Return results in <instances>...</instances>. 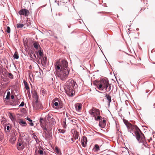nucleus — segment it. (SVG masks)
I'll list each match as a JSON object with an SVG mask.
<instances>
[{"label": "nucleus", "instance_id": "31", "mask_svg": "<svg viewBox=\"0 0 155 155\" xmlns=\"http://www.w3.org/2000/svg\"><path fill=\"white\" fill-rule=\"evenodd\" d=\"M17 135L16 132L15 131H13L12 133L11 137H15Z\"/></svg>", "mask_w": 155, "mask_h": 155}, {"label": "nucleus", "instance_id": "9", "mask_svg": "<svg viewBox=\"0 0 155 155\" xmlns=\"http://www.w3.org/2000/svg\"><path fill=\"white\" fill-rule=\"evenodd\" d=\"M104 89L106 91V92H109L110 91L111 89V86L110 85V84L109 82L105 85V86L103 88V90Z\"/></svg>", "mask_w": 155, "mask_h": 155}, {"label": "nucleus", "instance_id": "2", "mask_svg": "<svg viewBox=\"0 0 155 155\" xmlns=\"http://www.w3.org/2000/svg\"><path fill=\"white\" fill-rule=\"evenodd\" d=\"M54 65L57 77L62 81L66 80L69 73L67 61L64 60L56 61Z\"/></svg>", "mask_w": 155, "mask_h": 155}, {"label": "nucleus", "instance_id": "16", "mask_svg": "<svg viewBox=\"0 0 155 155\" xmlns=\"http://www.w3.org/2000/svg\"><path fill=\"white\" fill-rule=\"evenodd\" d=\"M105 97H106V99H107L108 101V105H110V103L111 102V97L108 94H106L105 95Z\"/></svg>", "mask_w": 155, "mask_h": 155}, {"label": "nucleus", "instance_id": "13", "mask_svg": "<svg viewBox=\"0 0 155 155\" xmlns=\"http://www.w3.org/2000/svg\"><path fill=\"white\" fill-rule=\"evenodd\" d=\"M95 107H92L91 109L89 111V113L92 117H95V115L94 114Z\"/></svg>", "mask_w": 155, "mask_h": 155}, {"label": "nucleus", "instance_id": "4", "mask_svg": "<svg viewBox=\"0 0 155 155\" xmlns=\"http://www.w3.org/2000/svg\"><path fill=\"white\" fill-rule=\"evenodd\" d=\"M108 82V80L102 79H101L100 81L94 82V84L96 86L98 90L103 91V88Z\"/></svg>", "mask_w": 155, "mask_h": 155}, {"label": "nucleus", "instance_id": "5", "mask_svg": "<svg viewBox=\"0 0 155 155\" xmlns=\"http://www.w3.org/2000/svg\"><path fill=\"white\" fill-rule=\"evenodd\" d=\"M40 125L44 130V132L46 134L47 132L49 133L51 131V130L52 128L51 127L47 128L46 126V122L42 118H40Z\"/></svg>", "mask_w": 155, "mask_h": 155}, {"label": "nucleus", "instance_id": "45", "mask_svg": "<svg viewBox=\"0 0 155 155\" xmlns=\"http://www.w3.org/2000/svg\"><path fill=\"white\" fill-rule=\"evenodd\" d=\"M11 97L12 99H13L14 97V96L13 95H11Z\"/></svg>", "mask_w": 155, "mask_h": 155}, {"label": "nucleus", "instance_id": "44", "mask_svg": "<svg viewBox=\"0 0 155 155\" xmlns=\"http://www.w3.org/2000/svg\"><path fill=\"white\" fill-rule=\"evenodd\" d=\"M10 129V127L9 126H8L6 127V129L7 130H9Z\"/></svg>", "mask_w": 155, "mask_h": 155}, {"label": "nucleus", "instance_id": "3", "mask_svg": "<svg viewBox=\"0 0 155 155\" xmlns=\"http://www.w3.org/2000/svg\"><path fill=\"white\" fill-rule=\"evenodd\" d=\"M66 86V93L70 96H73L75 94L73 89L76 88L78 87L76 82L73 80L69 79L67 83Z\"/></svg>", "mask_w": 155, "mask_h": 155}, {"label": "nucleus", "instance_id": "36", "mask_svg": "<svg viewBox=\"0 0 155 155\" xmlns=\"http://www.w3.org/2000/svg\"><path fill=\"white\" fill-rule=\"evenodd\" d=\"M55 150L57 154H58L60 153V151L59 150L57 147H56L55 148Z\"/></svg>", "mask_w": 155, "mask_h": 155}, {"label": "nucleus", "instance_id": "39", "mask_svg": "<svg viewBox=\"0 0 155 155\" xmlns=\"http://www.w3.org/2000/svg\"><path fill=\"white\" fill-rule=\"evenodd\" d=\"M16 138L15 137H11V140L13 141H15L16 140Z\"/></svg>", "mask_w": 155, "mask_h": 155}, {"label": "nucleus", "instance_id": "19", "mask_svg": "<svg viewBox=\"0 0 155 155\" xmlns=\"http://www.w3.org/2000/svg\"><path fill=\"white\" fill-rule=\"evenodd\" d=\"M23 83L24 84L25 87L27 90H29L30 89L28 84L26 81L25 80L23 81Z\"/></svg>", "mask_w": 155, "mask_h": 155}, {"label": "nucleus", "instance_id": "7", "mask_svg": "<svg viewBox=\"0 0 155 155\" xmlns=\"http://www.w3.org/2000/svg\"><path fill=\"white\" fill-rule=\"evenodd\" d=\"M29 13V11L25 8L21 9L18 12V13L20 15H23L25 17L28 16Z\"/></svg>", "mask_w": 155, "mask_h": 155}, {"label": "nucleus", "instance_id": "50", "mask_svg": "<svg viewBox=\"0 0 155 155\" xmlns=\"http://www.w3.org/2000/svg\"><path fill=\"white\" fill-rule=\"evenodd\" d=\"M118 130V132H120V131H119V130L118 129V130Z\"/></svg>", "mask_w": 155, "mask_h": 155}, {"label": "nucleus", "instance_id": "47", "mask_svg": "<svg viewBox=\"0 0 155 155\" xmlns=\"http://www.w3.org/2000/svg\"><path fill=\"white\" fill-rule=\"evenodd\" d=\"M98 92V93H102V92H101L100 91H97V90H96Z\"/></svg>", "mask_w": 155, "mask_h": 155}, {"label": "nucleus", "instance_id": "37", "mask_svg": "<svg viewBox=\"0 0 155 155\" xmlns=\"http://www.w3.org/2000/svg\"><path fill=\"white\" fill-rule=\"evenodd\" d=\"M38 53L39 55L41 56L43 55V52L41 51V50L40 49L38 51Z\"/></svg>", "mask_w": 155, "mask_h": 155}, {"label": "nucleus", "instance_id": "1", "mask_svg": "<svg viewBox=\"0 0 155 155\" xmlns=\"http://www.w3.org/2000/svg\"><path fill=\"white\" fill-rule=\"evenodd\" d=\"M123 121L128 129V131H131V130L134 132L135 135H134L132 133L133 135L136 137L137 140L139 143H142V148L143 149H144V147L148 149L149 147L148 146V145L145 141L144 135L141 133L139 128L136 125H133L127 120H124Z\"/></svg>", "mask_w": 155, "mask_h": 155}, {"label": "nucleus", "instance_id": "8", "mask_svg": "<svg viewBox=\"0 0 155 155\" xmlns=\"http://www.w3.org/2000/svg\"><path fill=\"white\" fill-rule=\"evenodd\" d=\"M57 100L56 98L54 99L53 101V107H54V106L56 107V109H59L60 108H62L61 105L59 103V101H58Z\"/></svg>", "mask_w": 155, "mask_h": 155}, {"label": "nucleus", "instance_id": "25", "mask_svg": "<svg viewBox=\"0 0 155 155\" xmlns=\"http://www.w3.org/2000/svg\"><path fill=\"white\" fill-rule=\"evenodd\" d=\"M26 120L28 121H29L30 122H31L30 123V125L31 126H33L34 125V124L32 122V120H31L30 118L27 117L26 118Z\"/></svg>", "mask_w": 155, "mask_h": 155}, {"label": "nucleus", "instance_id": "17", "mask_svg": "<svg viewBox=\"0 0 155 155\" xmlns=\"http://www.w3.org/2000/svg\"><path fill=\"white\" fill-rule=\"evenodd\" d=\"M73 136L75 140L78 139V133L76 131L74 130Z\"/></svg>", "mask_w": 155, "mask_h": 155}, {"label": "nucleus", "instance_id": "12", "mask_svg": "<svg viewBox=\"0 0 155 155\" xmlns=\"http://www.w3.org/2000/svg\"><path fill=\"white\" fill-rule=\"evenodd\" d=\"M75 108L77 111H79L81 110L82 104L80 103H77L75 104Z\"/></svg>", "mask_w": 155, "mask_h": 155}, {"label": "nucleus", "instance_id": "43", "mask_svg": "<svg viewBox=\"0 0 155 155\" xmlns=\"http://www.w3.org/2000/svg\"><path fill=\"white\" fill-rule=\"evenodd\" d=\"M42 93L43 94H45V90L44 89H43L41 90Z\"/></svg>", "mask_w": 155, "mask_h": 155}, {"label": "nucleus", "instance_id": "32", "mask_svg": "<svg viewBox=\"0 0 155 155\" xmlns=\"http://www.w3.org/2000/svg\"><path fill=\"white\" fill-rule=\"evenodd\" d=\"M42 61L45 64H46L47 63V58L46 57H43Z\"/></svg>", "mask_w": 155, "mask_h": 155}, {"label": "nucleus", "instance_id": "10", "mask_svg": "<svg viewBox=\"0 0 155 155\" xmlns=\"http://www.w3.org/2000/svg\"><path fill=\"white\" fill-rule=\"evenodd\" d=\"M87 142V138L86 137H83L81 139V142L82 146L84 147H85Z\"/></svg>", "mask_w": 155, "mask_h": 155}, {"label": "nucleus", "instance_id": "11", "mask_svg": "<svg viewBox=\"0 0 155 155\" xmlns=\"http://www.w3.org/2000/svg\"><path fill=\"white\" fill-rule=\"evenodd\" d=\"M31 93L33 97L35 98V101L39 99L37 92L35 90H32L31 91Z\"/></svg>", "mask_w": 155, "mask_h": 155}, {"label": "nucleus", "instance_id": "27", "mask_svg": "<svg viewBox=\"0 0 155 155\" xmlns=\"http://www.w3.org/2000/svg\"><path fill=\"white\" fill-rule=\"evenodd\" d=\"M19 124L21 125L22 124H24V125H26V123L25 122L22 120H20L19 121Z\"/></svg>", "mask_w": 155, "mask_h": 155}, {"label": "nucleus", "instance_id": "23", "mask_svg": "<svg viewBox=\"0 0 155 155\" xmlns=\"http://www.w3.org/2000/svg\"><path fill=\"white\" fill-rule=\"evenodd\" d=\"M32 137L35 139L36 142L39 141L38 140L37 138V136L35 134L33 133L32 134Z\"/></svg>", "mask_w": 155, "mask_h": 155}, {"label": "nucleus", "instance_id": "30", "mask_svg": "<svg viewBox=\"0 0 155 155\" xmlns=\"http://www.w3.org/2000/svg\"><path fill=\"white\" fill-rule=\"evenodd\" d=\"M8 77L9 78L11 79H12L13 78V76L12 74L10 73H8Z\"/></svg>", "mask_w": 155, "mask_h": 155}, {"label": "nucleus", "instance_id": "14", "mask_svg": "<svg viewBox=\"0 0 155 155\" xmlns=\"http://www.w3.org/2000/svg\"><path fill=\"white\" fill-rule=\"evenodd\" d=\"M33 45L34 47L36 49V50H38L39 49H41V47L39 45V43L37 42H35L33 44Z\"/></svg>", "mask_w": 155, "mask_h": 155}, {"label": "nucleus", "instance_id": "35", "mask_svg": "<svg viewBox=\"0 0 155 155\" xmlns=\"http://www.w3.org/2000/svg\"><path fill=\"white\" fill-rule=\"evenodd\" d=\"M64 120H65L64 121V120H63V124L64 127L65 128L66 127V122H65L66 119L65 118Z\"/></svg>", "mask_w": 155, "mask_h": 155}, {"label": "nucleus", "instance_id": "24", "mask_svg": "<svg viewBox=\"0 0 155 155\" xmlns=\"http://www.w3.org/2000/svg\"><path fill=\"white\" fill-rule=\"evenodd\" d=\"M24 26V25L22 24L18 23L17 24V28H22Z\"/></svg>", "mask_w": 155, "mask_h": 155}, {"label": "nucleus", "instance_id": "48", "mask_svg": "<svg viewBox=\"0 0 155 155\" xmlns=\"http://www.w3.org/2000/svg\"><path fill=\"white\" fill-rule=\"evenodd\" d=\"M103 123H105L106 122V120H103Z\"/></svg>", "mask_w": 155, "mask_h": 155}, {"label": "nucleus", "instance_id": "26", "mask_svg": "<svg viewBox=\"0 0 155 155\" xmlns=\"http://www.w3.org/2000/svg\"><path fill=\"white\" fill-rule=\"evenodd\" d=\"M14 57L15 59H17L19 58L18 54L15 52L14 55Z\"/></svg>", "mask_w": 155, "mask_h": 155}, {"label": "nucleus", "instance_id": "33", "mask_svg": "<svg viewBox=\"0 0 155 155\" xmlns=\"http://www.w3.org/2000/svg\"><path fill=\"white\" fill-rule=\"evenodd\" d=\"M6 32L8 33H9L10 32V28L8 26L7 28V29L6 30Z\"/></svg>", "mask_w": 155, "mask_h": 155}, {"label": "nucleus", "instance_id": "18", "mask_svg": "<svg viewBox=\"0 0 155 155\" xmlns=\"http://www.w3.org/2000/svg\"><path fill=\"white\" fill-rule=\"evenodd\" d=\"M94 110V114H95V116L100 114V111L98 109L95 108Z\"/></svg>", "mask_w": 155, "mask_h": 155}, {"label": "nucleus", "instance_id": "41", "mask_svg": "<svg viewBox=\"0 0 155 155\" xmlns=\"http://www.w3.org/2000/svg\"><path fill=\"white\" fill-rule=\"evenodd\" d=\"M24 105V102L23 101H22L21 102V104L19 106V107H23Z\"/></svg>", "mask_w": 155, "mask_h": 155}, {"label": "nucleus", "instance_id": "51", "mask_svg": "<svg viewBox=\"0 0 155 155\" xmlns=\"http://www.w3.org/2000/svg\"><path fill=\"white\" fill-rule=\"evenodd\" d=\"M1 140V138H0V140Z\"/></svg>", "mask_w": 155, "mask_h": 155}, {"label": "nucleus", "instance_id": "38", "mask_svg": "<svg viewBox=\"0 0 155 155\" xmlns=\"http://www.w3.org/2000/svg\"><path fill=\"white\" fill-rule=\"evenodd\" d=\"M58 131L60 132L62 134H64L65 132V130H61V129H59Z\"/></svg>", "mask_w": 155, "mask_h": 155}, {"label": "nucleus", "instance_id": "42", "mask_svg": "<svg viewBox=\"0 0 155 155\" xmlns=\"http://www.w3.org/2000/svg\"><path fill=\"white\" fill-rule=\"evenodd\" d=\"M27 91L28 94V96H30V89H29V90H27Z\"/></svg>", "mask_w": 155, "mask_h": 155}, {"label": "nucleus", "instance_id": "28", "mask_svg": "<svg viewBox=\"0 0 155 155\" xmlns=\"http://www.w3.org/2000/svg\"><path fill=\"white\" fill-rule=\"evenodd\" d=\"M94 117L95 120L96 121H97L98 120H101V117L100 116H98L97 117H96V116H95V117Z\"/></svg>", "mask_w": 155, "mask_h": 155}, {"label": "nucleus", "instance_id": "6", "mask_svg": "<svg viewBox=\"0 0 155 155\" xmlns=\"http://www.w3.org/2000/svg\"><path fill=\"white\" fill-rule=\"evenodd\" d=\"M38 100L35 101L33 103V107L35 109H43L42 104Z\"/></svg>", "mask_w": 155, "mask_h": 155}, {"label": "nucleus", "instance_id": "34", "mask_svg": "<svg viewBox=\"0 0 155 155\" xmlns=\"http://www.w3.org/2000/svg\"><path fill=\"white\" fill-rule=\"evenodd\" d=\"M10 92L9 91H8L7 93V95L6 97L5 98L6 99L8 100V99L10 98Z\"/></svg>", "mask_w": 155, "mask_h": 155}, {"label": "nucleus", "instance_id": "21", "mask_svg": "<svg viewBox=\"0 0 155 155\" xmlns=\"http://www.w3.org/2000/svg\"><path fill=\"white\" fill-rule=\"evenodd\" d=\"M49 123L51 124V125L52 126L53 125L55 124V121L54 119L53 118L49 121Z\"/></svg>", "mask_w": 155, "mask_h": 155}, {"label": "nucleus", "instance_id": "29", "mask_svg": "<svg viewBox=\"0 0 155 155\" xmlns=\"http://www.w3.org/2000/svg\"><path fill=\"white\" fill-rule=\"evenodd\" d=\"M94 149L96 151H97L98 150H99V148L98 145L97 144H96L95 145Z\"/></svg>", "mask_w": 155, "mask_h": 155}, {"label": "nucleus", "instance_id": "40", "mask_svg": "<svg viewBox=\"0 0 155 155\" xmlns=\"http://www.w3.org/2000/svg\"><path fill=\"white\" fill-rule=\"evenodd\" d=\"M38 152L41 155H43V151L42 150H39L38 151Z\"/></svg>", "mask_w": 155, "mask_h": 155}, {"label": "nucleus", "instance_id": "49", "mask_svg": "<svg viewBox=\"0 0 155 155\" xmlns=\"http://www.w3.org/2000/svg\"><path fill=\"white\" fill-rule=\"evenodd\" d=\"M34 56L36 58L35 55L34 54Z\"/></svg>", "mask_w": 155, "mask_h": 155}, {"label": "nucleus", "instance_id": "22", "mask_svg": "<svg viewBox=\"0 0 155 155\" xmlns=\"http://www.w3.org/2000/svg\"><path fill=\"white\" fill-rule=\"evenodd\" d=\"M62 31V28L60 27H58L57 28V33L58 34H61Z\"/></svg>", "mask_w": 155, "mask_h": 155}, {"label": "nucleus", "instance_id": "46", "mask_svg": "<svg viewBox=\"0 0 155 155\" xmlns=\"http://www.w3.org/2000/svg\"><path fill=\"white\" fill-rule=\"evenodd\" d=\"M10 118L12 119V117H13V116H12V114H11V115L10 116Z\"/></svg>", "mask_w": 155, "mask_h": 155}, {"label": "nucleus", "instance_id": "20", "mask_svg": "<svg viewBox=\"0 0 155 155\" xmlns=\"http://www.w3.org/2000/svg\"><path fill=\"white\" fill-rule=\"evenodd\" d=\"M52 115L51 114H49L47 116V119L48 120V121L49 122L51 118H53Z\"/></svg>", "mask_w": 155, "mask_h": 155}, {"label": "nucleus", "instance_id": "15", "mask_svg": "<svg viewBox=\"0 0 155 155\" xmlns=\"http://www.w3.org/2000/svg\"><path fill=\"white\" fill-rule=\"evenodd\" d=\"M17 148L18 150H20L23 149L24 147L22 144L19 143L17 145Z\"/></svg>", "mask_w": 155, "mask_h": 155}]
</instances>
